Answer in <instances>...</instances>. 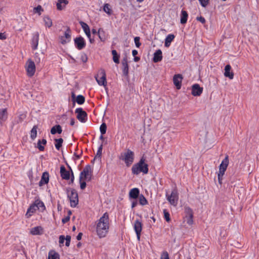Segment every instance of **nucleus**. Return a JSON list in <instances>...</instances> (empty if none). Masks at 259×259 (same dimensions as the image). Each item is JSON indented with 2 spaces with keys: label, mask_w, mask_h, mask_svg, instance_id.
<instances>
[{
  "label": "nucleus",
  "mask_w": 259,
  "mask_h": 259,
  "mask_svg": "<svg viewBox=\"0 0 259 259\" xmlns=\"http://www.w3.org/2000/svg\"><path fill=\"white\" fill-rule=\"evenodd\" d=\"M82 236V233L80 232L76 236V239L77 240H80L81 239V237Z\"/></svg>",
  "instance_id": "58"
},
{
  "label": "nucleus",
  "mask_w": 259,
  "mask_h": 259,
  "mask_svg": "<svg viewBox=\"0 0 259 259\" xmlns=\"http://www.w3.org/2000/svg\"><path fill=\"white\" fill-rule=\"evenodd\" d=\"M75 113L76 114V118L81 122H85L87 120V114L81 108L76 109Z\"/></svg>",
  "instance_id": "6"
},
{
  "label": "nucleus",
  "mask_w": 259,
  "mask_h": 259,
  "mask_svg": "<svg viewBox=\"0 0 259 259\" xmlns=\"http://www.w3.org/2000/svg\"><path fill=\"white\" fill-rule=\"evenodd\" d=\"M139 60H140V58H139V57H136V56L135 57V58H134V61H135V62H138V61H139Z\"/></svg>",
  "instance_id": "64"
},
{
  "label": "nucleus",
  "mask_w": 259,
  "mask_h": 259,
  "mask_svg": "<svg viewBox=\"0 0 259 259\" xmlns=\"http://www.w3.org/2000/svg\"><path fill=\"white\" fill-rule=\"evenodd\" d=\"M75 123V120L73 118L71 119L70 124L73 125Z\"/></svg>",
  "instance_id": "62"
},
{
  "label": "nucleus",
  "mask_w": 259,
  "mask_h": 259,
  "mask_svg": "<svg viewBox=\"0 0 259 259\" xmlns=\"http://www.w3.org/2000/svg\"><path fill=\"white\" fill-rule=\"evenodd\" d=\"M106 128H107V126H106V124L105 123H103L101 125L100 127V132L102 134V135L101 136V138H102L103 135H104L106 133Z\"/></svg>",
  "instance_id": "43"
},
{
  "label": "nucleus",
  "mask_w": 259,
  "mask_h": 259,
  "mask_svg": "<svg viewBox=\"0 0 259 259\" xmlns=\"http://www.w3.org/2000/svg\"><path fill=\"white\" fill-rule=\"evenodd\" d=\"M41 231H42V227L40 226H37L32 228L30 231V233L33 235H37L42 234Z\"/></svg>",
  "instance_id": "26"
},
{
  "label": "nucleus",
  "mask_w": 259,
  "mask_h": 259,
  "mask_svg": "<svg viewBox=\"0 0 259 259\" xmlns=\"http://www.w3.org/2000/svg\"><path fill=\"white\" fill-rule=\"evenodd\" d=\"M137 205V201H134L132 203V208L135 207Z\"/></svg>",
  "instance_id": "60"
},
{
  "label": "nucleus",
  "mask_w": 259,
  "mask_h": 259,
  "mask_svg": "<svg viewBox=\"0 0 259 259\" xmlns=\"http://www.w3.org/2000/svg\"><path fill=\"white\" fill-rule=\"evenodd\" d=\"M120 159L124 161L126 165L128 167L134 161V153L127 149L126 152L121 153Z\"/></svg>",
  "instance_id": "4"
},
{
  "label": "nucleus",
  "mask_w": 259,
  "mask_h": 259,
  "mask_svg": "<svg viewBox=\"0 0 259 259\" xmlns=\"http://www.w3.org/2000/svg\"><path fill=\"white\" fill-rule=\"evenodd\" d=\"M188 14L186 11L182 10L181 12V24H185L187 22V18H188Z\"/></svg>",
  "instance_id": "31"
},
{
  "label": "nucleus",
  "mask_w": 259,
  "mask_h": 259,
  "mask_svg": "<svg viewBox=\"0 0 259 259\" xmlns=\"http://www.w3.org/2000/svg\"><path fill=\"white\" fill-rule=\"evenodd\" d=\"M101 76L100 79H98L97 77H95L96 81L100 85H106V73L104 69H101L99 70V74Z\"/></svg>",
  "instance_id": "9"
},
{
  "label": "nucleus",
  "mask_w": 259,
  "mask_h": 259,
  "mask_svg": "<svg viewBox=\"0 0 259 259\" xmlns=\"http://www.w3.org/2000/svg\"><path fill=\"white\" fill-rule=\"evenodd\" d=\"M48 259H59V254L54 250H51L49 252Z\"/></svg>",
  "instance_id": "32"
},
{
  "label": "nucleus",
  "mask_w": 259,
  "mask_h": 259,
  "mask_svg": "<svg viewBox=\"0 0 259 259\" xmlns=\"http://www.w3.org/2000/svg\"><path fill=\"white\" fill-rule=\"evenodd\" d=\"M6 38V35L4 33H0V39H5Z\"/></svg>",
  "instance_id": "59"
},
{
  "label": "nucleus",
  "mask_w": 259,
  "mask_h": 259,
  "mask_svg": "<svg viewBox=\"0 0 259 259\" xmlns=\"http://www.w3.org/2000/svg\"><path fill=\"white\" fill-rule=\"evenodd\" d=\"M134 41L135 42V45L137 48H139L141 46V44L140 42V37H136L134 38Z\"/></svg>",
  "instance_id": "47"
},
{
  "label": "nucleus",
  "mask_w": 259,
  "mask_h": 259,
  "mask_svg": "<svg viewBox=\"0 0 259 259\" xmlns=\"http://www.w3.org/2000/svg\"><path fill=\"white\" fill-rule=\"evenodd\" d=\"M163 211L164 219L167 222H169L170 221V218L169 212L166 209H164Z\"/></svg>",
  "instance_id": "42"
},
{
  "label": "nucleus",
  "mask_w": 259,
  "mask_h": 259,
  "mask_svg": "<svg viewBox=\"0 0 259 259\" xmlns=\"http://www.w3.org/2000/svg\"><path fill=\"white\" fill-rule=\"evenodd\" d=\"M87 35V37L89 39L90 42L91 44H93L94 42V39L91 38V31H89L88 32L85 33Z\"/></svg>",
  "instance_id": "50"
},
{
  "label": "nucleus",
  "mask_w": 259,
  "mask_h": 259,
  "mask_svg": "<svg viewBox=\"0 0 259 259\" xmlns=\"http://www.w3.org/2000/svg\"><path fill=\"white\" fill-rule=\"evenodd\" d=\"M102 149H103V147H99L97 154H96L94 159L92 161V162L94 161L95 160V159H99V160H101Z\"/></svg>",
  "instance_id": "35"
},
{
  "label": "nucleus",
  "mask_w": 259,
  "mask_h": 259,
  "mask_svg": "<svg viewBox=\"0 0 259 259\" xmlns=\"http://www.w3.org/2000/svg\"><path fill=\"white\" fill-rule=\"evenodd\" d=\"M44 21L45 25L48 27H50L52 25V20L48 16H45L44 18Z\"/></svg>",
  "instance_id": "37"
},
{
  "label": "nucleus",
  "mask_w": 259,
  "mask_h": 259,
  "mask_svg": "<svg viewBox=\"0 0 259 259\" xmlns=\"http://www.w3.org/2000/svg\"><path fill=\"white\" fill-rule=\"evenodd\" d=\"M160 259H169L168 253L167 251L163 252L162 254H161Z\"/></svg>",
  "instance_id": "48"
},
{
  "label": "nucleus",
  "mask_w": 259,
  "mask_h": 259,
  "mask_svg": "<svg viewBox=\"0 0 259 259\" xmlns=\"http://www.w3.org/2000/svg\"><path fill=\"white\" fill-rule=\"evenodd\" d=\"M103 10H104V11L105 13H106L107 14H108L109 15H110L112 13V10L110 8V6L108 4H105L104 5Z\"/></svg>",
  "instance_id": "39"
},
{
  "label": "nucleus",
  "mask_w": 259,
  "mask_h": 259,
  "mask_svg": "<svg viewBox=\"0 0 259 259\" xmlns=\"http://www.w3.org/2000/svg\"><path fill=\"white\" fill-rule=\"evenodd\" d=\"M109 230V216L106 212L97 221L96 232L100 238L106 237Z\"/></svg>",
  "instance_id": "1"
},
{
  "label": "nucleus",
  "mask_w": 259,
  "mask_h": 259,
  "mask_svg": "<svg viewBox=\"0 0 259 259\" xmlns=\"http://www.w3.org/2000/svg\"><path fill=\"white\" fill-rule=\"evenodd\" d=\"M43 9L40 5L37 6L33 9V12L37 13L39 15H41V12L43 11Z\"/></svg>",
  "instance_id": "44"
},
{
  "label": "nucleus",
  "mask_w": 259,
  "mask_h": 259,
  "mask_svg": "<svg viewBox=\"0 0 259 259\" xmlns=\"http://www.w3.org/2000/svg\"><path fill=\"white\" fill-rule=\"evenodd\" d=\"M34 203L36 205V207L37 209L41 208L42 210H44L46 209V207L44 202L39 199L36 200Z\"/></svg>",
  "instance_id": "33"
},
{
  "label": "nucleus",
  "mask_w": 259,
  "mask_h": 259,
  "mask_svg": "<svg viewBox=\"0 0 259 259\" xmlns=\"http://www.w3.org/2000/svg\"><path fill=\"white\" fill-rule=\"evenodd\" d=\"M112 54L113 55V60L115 63H119V56L117 54L116 50H113L112 51Z\"/></svg>",
  "instance_id": "34"
},
{
  "label": "nucleus",
  "mask_w": 259,
  "mask_h": 259,
  "mask_svg": "<svg viewBox=\"0 0 259 259\" xmlns=\"http://www.w3.org/2000/svg\"><path fill=\"white\" fill-rule=\"evenodd\" d=\"M92 172L91 166L90 165H87L80 174L79 181H81V180L83 178L84 179H88V176L90 175L89 173L92 174Z\"/></svg>",
  "instance_id": "10"
},
{
  "label": "nucleus",
  "mask_w": 259,
  "mask_h": 259,
  "mask_svg": "<svg viewBox=\"0 0 259 259\" xmlns=\"http://www.w3.org/2000/svg\"><path fill=\"white\" fill-rule=\"evenodd\" d=\"M70 218V216L69 215H67V216H66L65 218L62 219V222L63 224H65V223H66L67 222H68L69 221Z\"/></svg>",
  "instance_id": "54"
},
{
  "label": "nucleus",
  "mask_w": 259,
  "mask_h": 259,
  "mask_svg": "<svg viewBox=\"0 0 259 259\" xmlns=\"http://www.w3.org/2000/svg\"><path fill=\"white\" fill-rule=\"evenodd\" d=\"M39 34L38 33H36L33 36L32 40V48L33 50H36L37 48L38 44Z\"/></svg>",
  "instance_id": "24"
},
{
  "label": "nucleus",
  "mask_w": 259,
  "mask_h": 259,
  "mask_svg": "<svg viewBox=\"0 0 259 259\" xmlns=\"http://www.w3.org/2000/svg\"><path fill=\"white\" fill-rule=\"evenodd\" d=\"M80 189L81 190H83L85 189V188L86 187V186H87V184L85 182H82L81 181H80Z\"/></svg>",
  "instance_id": "52"
},
{
  "label": "nucleus",
  "mask_w": 259,
  "mask_h": 259,
  "mask_svg": "<svg viewBox=\"0 0 259 259\" xmlns=\"http://www.w3.org/2000/svg\"><path fill=\"white\" fill-rule=\"evenodd\" d=\"M37 126L35 125L33 127L30 132V137L32 139H34L37 135Z\"/></svg>",
  "instance_id": "38"
},
{
  "label": "nucleus",
  "mask_w": 259,
  "mask_h": 259,
  "mask_svg": "<svg viewBox=\"0 0 259 259\" xmlns=\"http://www.w3.org/2000/svg\"><path fill=\"white\" fill-rule=\"evenodd\" d=\"M223 176H224V175H221L220 172H219L218 175V181H219V183H220V184H222V181Z\"/></svg>",
  "instance_id": "55"
},
{
  "label": "nucleus",
  "mask_w": 259,
  "mask_h": 259,
  "mask_svg": "<svg viewBox=\"0 0 259 259\" xmlns=\"http://www.w3.org/2000/svg\"><path fill=\"white\" fill-rule=\"evenodd\" d=\"M80 59L83 63H85L88 61V57L85 54H82L80 56Z\"/></svg>",
  "instance_id": "51"
},
{
  "label": "nucleus",
  "mask_w": 259,
  "mask_h": 259,
  "mask_svg": "<svg viewBox=\"0 0 259 259\" xmlns=\"http://www.w3.org/2000/svg\"><path fill=\"white\" fill-rule=\"evenodd\" d=\"M67 197L70 202V206L72 207H75L78 203V196L77 191L73 188H66Z\"/></svg>",
  "instance_id": "3"
},
{
  "label": "nucleus",
  "mask_w": 259,
  "mask_h": 259,
  "mask_svg": "<svg viewBox=\"0 0 259 259\" xmlns=\"http://www.w3.org/2000/svg\"><path fill=\"white\" fill-rule=\"evenodd\" d=\"M209 0H199L201 5L203 7H205L208 4Z\"/></svg>",
  "instance_id": "49"
},
{
  "label": "nucleus",
  "mask_w": 259,
  "mask_h": 259,
  "mask_svg": "<svg viewBox=\"0 0 259 259\" xmlns=\"http://www.w3.org/2000/svg\"><path fill=\"white\" fill-rule=\"evenodd\" d=\"M166 196H167L168 201L171 205L174 206L177 205L179 199V195L178 191L176 189L173 190L169 196H167V195Z\"/></svg>",
  "instance_id": "7"
},
{
  "label": "nucleus",
  "mask_w": 259,
  "mask_h": 259,
  "mask_svg": "<svg viewBox=\"0 0 259 259\" xmlns=\"http://www.w3.org/2000/svg\"><path fill=\"white\" fill-rule=\"evenodd\" d=\"M74 42L76 46V48L78 50H81L84 48L85 46V42L84 38L81 36L76 37L74 39Z\"/></svg>",
  "instance_id": "13"
},
{
  "label": "nucleus",
  "mask_w": 259,
  "mask_h": 259,
  "mask_svg": "<svg viewBox=\"0 0 259 259\" xmlns=\"http://www.w3.org/2000/svg\"><path fill=\"white\" fill-rule=\"evenodd\" d=\"M74 155L76 157L77 159H79L82 154V149L81 147H74Z\"/></svg>",
  "instance_id": "29"
},
{
  "label": "nucleus",
  "mask_w": 259,
  "mask_h": 259,
  "mask_svg": "<svg viewBox=\"0 0 259 259\" xmlns=\"http://www.w3.org/2000/svg\"><path fill=\"white\" fill-rule=\"evenodd\" d=\"M229 164V156L226 155L219 166V172L221 175H224Z\"/></svg>",
  "instance_id": "11"
},
{
  "label": "nucleus",
  "mask_w": 259,
  "mask_h": 259,
  "mask_svg": "<svg viewBox=\"0 0 259 259\" xmlns=\"http://www.w3.org/2000/svg\"><path fill=\"white\" fill-rule=\"evenodd\" d=\"M185 213L187 223L189 225H192L193 224V212L192 209L189 207H185Z\"/></svg>",
  "instance_id": "8"
},
{
  "label": "nucleus",
  "mask_w": 259,
  "mask_h": 259,
  "mask_svg": "<svg viewBox=\"0 0 259 259\" xmlns=\"http://www.w3.org/2000/svg\"><path fill=\"white\" fill-rule=\"evenodd\" d=\"M60 174L63 179L68 180L70 178V174L69 171H67L64 166L62 165L60 167Z\"/></svg>",
  "instance_id": "18"
},
{
  "label": "nucleus",
  "mask_w": 259,
  "mask_h": 259,
  "mask_svg": "<svg viewBox=\"0 0 259 259\" xmlns=\"http://www.w3.org/2000/svg\"><path fill=\"white\" fill-rule=\"evenodd\" d=\"M7 108H0V124H3L8 118Z\"/></svg>",
  "instance_id": "15"
},
{
  "label": "nucleus",
  "mask_w": 259,
  "mask_h": 259,
  "mask_svg": "<svg viewBox=\"0 0 259 259\" xmlns=\"http://www.w3.org/2000/svg\"><path fill=\"white\" fill-rule=\"evenodd\" d=\"M85 101L84 97L82 95H78L76 98V102L77 104L81 105Z\"/></svg>",
  "instance_id": "41"
},
{
  "label": "nucleus",
  "mask_w": 259,
  "mask_h": 259,
  "mask_svg": "<svg viewBox=\"0 0 259 259\" xmlns=\"http://www.w3.org/2000/svg\"><path fill=\"white\" fill-rule=\"evenodd\" d=\"M175 38V35H173V34H168L165 39V43H164V45L166 47H168L171 41L173 40V39H174Z\"/></svg>",
  "instance_id": "30"
},
{
  "label": "nucleus",
  "mask_w": 259,
  "mask_h": 259,
  "mask_svg": "<svg viewBox=\"0 0 259 259\" xmlns=\"http://www.w3.org/2000/svg\"><path fill=\"white\" fill-rule=\"evenodd\" d=\"M63 140L62 138L55 139V146H62Z\"/></svg>",
  "instance_id": "45"
},
{
  "label": "nucleus",
  "mask_w": 259,
  "mask_h": 259,
  "mask_svg": "<svg viewBox=\"0 0 259 259\" xmlns=\"http://www.w3.org/2000/svg\"><path fill=\"white\" fill-rule=\"evenodd\" d=\"M25 69L27 75L29 77H32L35 72V65L33 61L30 59H28L25 64Z\"/></svg>",
  "instance_id": "5"
},
{
  "label": "nucleus",
  "mask_w": 259,
  "mask_h": 259,
  "mask_svg": "<svg viewBox=\"0 0 259 259\" xmlns=\"http://www.w3.org/2000/svg\"><path fill=\"white\" fill-rule=\"evenodd\" d=\"M122 71L124 75L127 76L128 74V65L127 64V60L124 58L122 60Z\"/></svg>",
  "instance_id": "22"
},
{
  "label": "nucleus",
  "mask_w": 259,
  "mask_h": 259,
  "mask_svg": "<svg viewBox=\"0 0 259 259\" xmlns=\"http://www.w3.org/2000/svg\"><path fill=\"white\" fill-rule=\"evenodd\" d=\"M197 21H200L201 23L204 24L205 23V19L203 17L200 16L196 18Z\"/></svg>",
  "instance_id": "53"
},
{
  "label": "nucleus",
  "mask_w": 259,
  "mask_h": 259,
  "mask_svg": "<svg viewBox=\"0 0 259 259\" xmlns=\"http://www.w3.org/2000/svg\"><path fill=\"white\" fill-rule=\"evenodd\" d=\"M36 147L38 148L39 151H44L45 150V147Z\"/></svg>",
  "instance_id": "63"
},
{
  "label": "nucleus",
  "mask_w": 259,
  "mask_h": 259,
  "mask_svg": "<svg viewBox=\"0 0 259 259\" xmlns=\"http://www.w3.org/2000/svg\"><path fill=\"white\" fill-rule=\"evenodd\" d=\"M80 24L84 33L88 32L89 31H91L89 26L87 23L83 22H80Z\"/></svg>",
  "instance_id": "40"
},
{
  "label": "nucleus",
  "mask_w": 259,
  "mask_h": 259,
  "mask_svg": "<svg viewBox=\"0 0 259 259\" xmlns=\"http://www.w3.org/2000/svg\"><path fill=\"white\" fill-rule=\"evenodd\" d=\"M203 92V88L195 83L192 86V94L194 96H199Z\"/></svg>",
  "instance_id": "12"
},
{
  "label": "nucleus",
  "mask_w": 259,
  "mask_h": 259,
  "mask_svg": "<svg viewBox=\"0 0 259 259\" xmlns=\"http://www.w3.org/2000/svg\"><path fill=\"white\" fill-rule=\"evenodd\" d=\"M65 237L64 235H60L59 236V243L63 244L65 241Z\"/></svg>",
  "instance_id": "56"
},
{
  "label": "nucleus",
  "mask_w": 259,
  "mask_h": 259,
  "mask_svg": "<svg viewBox=\"0 0 259 259\" xmlns=\"http://www.w3.org/2000/svg\"><path fill=\"white\" fill-rule=\"evenodd\" d=\"M36 205L33 203L28 208L26 215H28L27 217H29L32 215V214L34 213L37 209L36 207Z\"/></svg>",
  "instance_id": "27"
},
{
  "label": "nucleus",
  "mask_w": 259,
  "mask_h": 259,
  "mask_svg": "<svg viewBox=\"0 0 259 259\" xmlns=\"http://www.w3.org/2000/svg\"><path fill=\"white\" fill-rule=\"evenodd\" d=\"M70 30L69 28L65 32L64 35L60 37V41L62 44L68 42L70 40Z\"/></svg>",
  "instance_id": "17"
},
{
  "label": "nucleus",
  "mask_w": 259,
  "mask_h": 259,
  "mask_svg": "<svg viewBox=\"0 0 259 259\" xmlns=\"http://www.w3.org/2000/svg\"><path fill=\"white\" fill-rule=\"evenodd\" d=\"M138 54V51L136 50H134L132 51V55L134 56H136Z\"/></svg>",
  "instance_id": "61"
},
{
  "label": "nucleus",
  "mask_w": 259,
  "mask_h": 259,
  "mask_svg": "<svg viewBox=\"0 0 259 259\" xmlns=\"http://www.w3.org/2000/svg\"><path fill=\"white\" fill-rule=\"evenodd\" d=\"M142 229V222L139 220H136L134 222V230L136 233H139V232H141Z\"/></svg>",
  "instance_id": "23"
},
{
  "label": "nucleus",
  "mask_w": 259,
  "mask_h": 259,
  "mask_svg": "<svg viewBox=\"0 0 259 259\" xmlns=\"http://www.w3.org/2000/svg\"><path fill=\"white\" fill-rule=\"evenodd\" d=\"M68 2L66 0H58L57 3V8L58 10H62L68 4Z\"/></svg>",
  "instance_id": "25"
},
{
  "label": "nucleus",
  "mask_w": 259,
  "mask_h": 259,
  "mask_svg": "<svg viewBox=\"0 0 259 259\" xmlns=\"http://www.w3.org/2000/svg\"><path fill=\"white\" fill-rule=\"evenodd\" d=\"M231 70V66L230 65H227L225 67L224 75L225 77L232 79L234 77V73Z\"/></svg>",
  "instance_id": "20"
},
{
  "label": "nucleus",
  "mask_w": 259,
  "mask_h": 259,
  "mask_svg": "<svg viewBox=\"0 0 259 259\" xmlns=\"http://www.w3.org/2000/svg\"><path fill=\"white\" fill-rule=\"evenodd\" d=\"M62 131L61 126L60 125H56L52 127L51 130V133L52 135L56 134V133L61 134Z\"/></svg>",
  "instance_id": "28"
},
{
  "label": "nucleus",
  "mask_w": 259,
  "mask_h": 259,
  "mask_svg": "<svg viewBox=\"0 0 259 259\" xmlns=\"http://www.w3.org/2000/svg\"><path fill=\"white\" fill-rule=\"evenodd\" d=\"M182 79V75L180 74L175 75L173 77L174 83L178 89H180L181 87Z\"/></svg>",
  "instance_id": "16"
},
{
  "label": "nucleus",
  "mask_w": 259,
  "mask_h": 259,
  "mask_svg": "<svg viewBox=\"0 0 259 259\" xmlns=\"http://www.w3.org/2000/svg\"><path fill=\"white\" fill-rule=\"evenodd\" d=\"M49 181V174L47 171L43 172L41 177L40 181L39 182V186L41 187L45 184H47Z\"/></svg>",
  "instance_id": "14"
},
{
  "label": "nucleus",
  "mask_w": 259,
  "mask_h": 259,
  "mask_svg": "<svg viewBox=\"0 0 259 259\" xmlns=\"http://www.w3.org/2000/svg\"><path fill=\"white\" fill-rule=\"evenodd\" d=\"M139 203L141 205H145L148 203V201L143 194H141L139 197Z\"/></svg>",
  "instance_id": "36"
},
{
  "label": "nucleus",
  "mask_w": 259,
  "mask_h": 259,
  "mask_svg": "<svg viewBox=\"0 0 259 259\" xmlns=\"http://www.w3.org/2000/svg\"><path fill=\"white\" fill-rule=\"evenodd\" d=\"M35 61L37 63H39L40 61V58L38 57L37 53L35 54Z\"/></svg>",
  "instance_id": "57"
},
{
  "label": "nucleus",
  "mask_w": 259,
  "mask_h": 259,
  "mask_svg": "<svg viewBox=\"0 0 259 259\" xmlns=\"http://www.w3.org/2000/svg\"><path fill=\"white\" fill-rule=\"evenodd\" d=\"M162 51L159 49L154 53L153 61L154 63H157L161 61L162 60Z\"/></svg>",
  "instance_id": "21"
},
{
  "label": "nucleus",
  "mask_w": 259,
  "mask_h": 259,
  "mask_svg": "<svg viewBox=\"0 0 259 259\" xmlns=\"http://www.w3.org/2000/svg\"><path fill=\"white\" fill-rule=\"evenodd\" d=\"M145 159L142 157L138 163L133 166L132 171L133 174L137 175L141 172L145 174L148 172V165L145 163Z\"/></svg>",
  "instance_id": "2"
},
{
  "label": "nucleus",
  "mask_w": 259,
  "mask_h": 259,
  "mask_svg": "<svg viewBox=\"0 0 259 259\" xmlns=\"http://www.w3.org/2000/svg\"><path fill=\"white\" fill-rule=\"evenodd\" d=\"M71 236L69 235H67L65 237V240H66L65 245L68 247L70 245V241H71Z\"/></svg>",
  "instance_id": "46"
},
{
  "label": "nucleus",
  "mask_w": 259,
  "mask_h": 259,
  "mask_svg": "<svg viewBox=\"0 0 259 259\" xmlns=\"http://www.w3.org/2000/svg\"><path fill=\"white\" fill-rule=\"evenodd\" d=\"M140 195V190L137 188L132 189L129 192V197L131 199H136Z\"/></svg>",
  "instance_id": "19"
}]
</instances>
